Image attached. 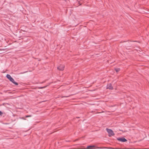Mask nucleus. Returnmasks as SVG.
<instances>
[{
    "instance_id": "nucleus-1",
    "label": "nucleus",
    "mask_w": 149,
    "mask_h": 149,
    "mask_svg": "<svg viewBox=\"0 0 149 149\" xmlns=\"http://www.w3.org/2000/svg\"><path fill=\"white\" fill-rule=\"evenodd\" d=\"M6 77L10 81L12 82L13 84H15L16 85H18V84L13 79L12 77L9 74H7L6 75Z\"/></svg>"
},
{
    "instance_id": "nucleus-2",
    "label": "nucleus",
    "mask_w": 149,
    "mask_h": 149,
    "mask_svg": "<svg viewBox=\"0 0 149 149\" xmlns=\"http://www.w3.org/2000/svg\"><path fill=\"white\" fill-rule=\"evenodd\" d=\"M106 130L108 133L109 134V136H111L114 135V133L111 130L107 128Z\"/></svg>"
},
{
    "instance_id": "nucleus-3",
    "label": "nucleus",
    "mask_w": 149,
    "mask_h": 149,
    "mask_svg": "<svg viewBox=\"0 0 149 149\" xmlns=\"http://www.w3.org/2000/svg\"><path fill=\"white\" fill-rule=\"evenodd\" d=\"M65 66L63 65H61L58 67V69L60 70H63L64 69Z\"/></svg>"
},
{
    "instance_id": "nucleus-4",
    "label": "nucleus",
    "mask_w": 149,
    "mask_h": 149,
    "mask_svg": "<svg viewBox=\"0 0 149 149\" xmlns=\"http://www.w3.org/2000/svg\"><path fill=\"white\" fill-rule=\"evenodd\" d=\"M118 141H120L122 142H125L127 141V140L124 138H117Z\"/></svg>"
},
{
    "instance_id": "nucleus-5",
    "label": "nucleus",
    "mask_w": 149,
    "mask_h": 149,
    "mask_svg": "<svg viewBox=\"0 0 149 149\" xmlns=\"http://www.w3.org/2000/svg\"><path fill=\"white\" fill-rule=\"evenodd\" d=\"M107 88L110 90H112L113 89V87L112 86L111 84H108L107 86Z\"/></svg>"
},
{
    "instance_id": "nucleus-6",
    "label": "nucleus",
    "mask_w": 149,
    "mask_h": 149,
    "mask_svg": "<svg viewBox=\"0 0 149 149\" xmlns=\"http://www.w3.org/2000/svg\"><path fill=\"white\" fill-rule=\"evenodd\" d=\"M94 147H95L94 146H87V149H92V148Z\"/></svg>"
},
{
    "instance_id": "nucleus-7",
    "label": "nucleus",
    "mask_w": 149,
    "mask_h": 149,
    "mask_svg": "<svg viewBox=\"0 0 149 149\" xmlns=\"http://www.w3.org/2000/svg\"><path fill=\"white\" fill-rule=\"evenodd\" d=\"M115 69L117 72L120 70V69L119 68H115Z\"/></svg>"
},
{
    "instance_id": "nucleus-8",
    "label": "nucleus",
    "mask_w": 149,
    "mask_h": 149,
    "mask_svg": "<svg viewBox=\"0 0 149 149\" xmlns=\"http://www.w3.org/2000/svg\"><path fill=\"white\" fill-rule=\"evenodd\" d=\"M32 116L31 115H26L25 116L26 118H28L29 117H31Z\"/></svg>"
},
{
    "instance_id": "nucleus-9",
    "label": "nucleus",
    "mask_w": 149,
    "mask_h": 149,
    "mask_svg": "<svg viewBox=\"0 0 149 149\" xmlns=\"http://www.w3.org/2000/svg\"><path fill=\"white\" fill-rule=\"evenodd\" d=\"M2 113L1 111H0V115H2Z\"/></svg>"
},
{
    "instance_id": "nucleus-10",
    "label": "nucleus",
    "mask_w": 149,
    "mask_h": 149,
    "mask_svg": "<svg viewBox=\"0 0 149 149\" xmlns=\"http://www.w3.org/2000/svg\"><path fill=\"white\" fill-rule=\"evenodd\" d=\"M5 50V49H0V51H4Z\"/></svg>"
},
{
    "instance_id": "nucleus-11",
    "label": "nucleus",
    "mask_w": 149,
    "mask_h": 149,
    "mask_svg": "<svg viewBox=\"0 0 149 149\" xmlns=\"http://www.w3.org/2000/svg\"><path fill=\"white\" fill-rule=\"evenodd\" d=\"M26 72H27V71H26V72H25L22 73H21V74H24V73H25Z\"/></svg>"
},
{
    "instance_id": "nucleus-12",
    "label": "nucleus",
    "mask_w": 149,
    "mask_h": 149,
    "mask_svg": "<svg viewBox=\"0 0 149 149\" xmlns=\"http://www.w3.org/2000/svg\"><path fill=\"white\" fill-rule=\"evenodd\" d=\"M44 88V87H40V88Z\"/></svg>"
},
{
    "instance_id": "nucleus-13",
    "label": "nucleus",
    "mask_w": 149,
    "mask_h": 149,
    "mask_svg": "<svg viewBox=\"0 0 149 149\" xmlns=\"http://www.w3.org/2000/svg\"><path fill=\"white\" fill-rule=\"evenodd\" d=\"M97 148H100V147H98Z\"/></svg>"
}]
</instances>
